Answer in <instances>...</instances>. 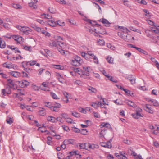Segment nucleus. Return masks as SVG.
<instances>
[{
  "instance_id": "f257e3e1",
  "label": "nucleus",
  "mask_w": 159,
  "mask_h": 159,
  "mask_svg": "<svg viewBox=\"0 0 159 159\" xmlns=\"http://www.w3.org/2000/svg\"><path fill=\"white\" fill-rule=\"evenodd\" d=\"M63 40V39L60 36H57L54 40L50 43L49 46L51 47H59L61 48L67 49L68 48V44L66 43L61 41Z\"/></svg>"
},
{
  "instance_id": "f03ea898",
  "label": "nucleus",
  "mask_w": 159,
  "mask_h": 159,
  "mask_svg": "<svg viewBox=\"0 0 159 159\" xmlns=\"http://www.w3.org/2000/svg\"><path fill=\"white\" fill-rule=\"evenodd\" d=\"M97 30L95 28L90 29L89 30V31L91 34H94L95 36H99L101 37L98 34H106L107 32L105 29L103 27H100L98 28Z\"/></svg>"
},
{
  "instance_id": "7ed1b4c3",
  "label": "nucleus",
  "mask_w": 159,
  "mask_h": 159,
  "mask_svg": "<svg viewBox=\"0 0 159 159\" xmlns=\"http://www.w3.org/2000/svg\"><path fill=\"white\" fill-rule=\"evenodd\" d=\"M83 60L81 58L77 56H74L71 61L72 65L75 66H80Z\"/></svg>"
},
{
  "instance_id": "20e7f679",
  "label": "nucleus",
  "mask_w": 159,
  "mask_h": 159,
  "mask_svg": "<svg viewBox=\"0 0 159 159\" xmlns=\"http://www.w3.org/2000/svg\"><path fill=\"white\" fill-rule=\"evenodd\" d=\"M18 29L22 32L23 34L26 35L28 34L30 32L32 31V30L28 27L19 26Z\"/></svg>"
},
{
  "instance_id": "39448f33",
  "label": "nucleus",
  "mask_w": 159,
  "mask_h": 159,
  "mask_svg": "<svg viewBox=\"0 0 159 159\" xmlns=\"http://www.w3.org/2000/svg\"><path fill=\"white\" fill-rule=\"evenodd\" d=\"M144 109L146 111L151 114H153L154 112L151 106L149 104H146L144 106Z\"/></svg>"
},
{
  "instance_id": "423d86ee",
  "label": "nucleus",
  "mask_w": 159,
  "mask_h": 159,
  "mask_svg": "<svg viewBox=\"0 0 159 159\" xmlns=\"http://www.w3.org/2000/svg\"><path fill=\"white\" fill-rule=\"evenodd\" d=\"M31 2L29 3V6L34 9H36L37 8V6L36 5V3L38 2L37 0H31Z\"/></svg>"
},
{
  "instance_id": "0eeeda50",
  "label": "nucleus",
  "mask_w": 159,
  "mask_h": 159,
  "mask_svg": "<svg viewBox=\"0 0 159 159\" xmlns=\"http://www.w3.org/2000/svg\"><path fill=\"white\" fill-rule=\"evenodd\" d=\"M118 35L121 38L124 39L125 41L128 42L129 41L130 39L129 38L128 39V37L129 38H131V36L130 34H128L126 36V37L122 34V33H118Z\"/></svg>"
},
{
  "instance_id": "6e6552de",
  "label": "nucleus",
  "mask_w": 159,
  "mask_h": 159,
  "mask_svg": "<svg viewBox=\"0 0 159 159\" xmlns=\"http://www.w3.org/2000/svg\"><path fill=\"white\" fill-rule=\"evenodd\" d=\"M102 146L106 148H110L112 147L110 141L107 142L106 143L102 142L101 143Z\"/></svg>"
},
{
  "instance_id": "1a4fd4ad",
  "label": "nucleus",
  "mask_w": 159,
  "mask_h": 159,
  "mask_svg": "<svg viewBox=\"0 0 159 159\" xmlns=\"http://www.w3.org/2000/svg\"><path fill=\"white\" fill-rule=\"evenodd\" d=\"M13 38L18 43H20L22 42V38L19 36L14 35L13 36Z\"/></svg>"
},
{
  "instance_id": "9d476101",
  "label": "nucleus",
  "mask_w": 159,
  "mask_h": 159,
  "mask_svg": "<svg viewBox=\"0 0 159 159\" xmlns=\"http://www.w3.org/2000/svg\"><path fill=\"white\" fill-rule=\"evenodd\" d=\"M48 24L52 27L57 26L56 22L53 19H52L51 20H48L47 22Z\"/></svg>"
},
{
  "instance_id": "9b49d317",
  "label": "nucleus",
  "mask_w": 159,
  "mask_h": 159,
  "mask_svg": "<svg viewBox=\"0 0 159 159\" xmlns=\"http://www.w3.org/2000/svg\"><path fill=\"white\" fill-rule=\"evenodd\" d=\"M19 84L22 88H24L29 85V83L25 80H24L20 81Z\"/></svg>"
},
{
  "instance_id": "f8f14e48",
  "label": "nucleus",
  "mask_w": 159,
  "mask_h": 159,
  "mask_svg": "<svg viewBox=\"0 0 159 159\" xmlns=\"http://www.w3.org/2000/svg\"><path fill=\"white\" fill-rule=\"evenodd\" d=\"M74 71L75 73H76L78 74L81 75V76L83 77L84 75L85 74L84 73V71L79 68H77L74 69Z\"/></svg>"
},
{
  "instance_id": "ddd939ff",
  "label": "nucleus",
  "mask_w": 159,
  "mask_h": 159,
  "mask_svg": "<svg viewBox=\"0 0 159 159\" xmlns=\"http://www.w3.org/2000/svg\"><path fill=\"white\" fill-rule=\"evenodd\" d=\"M91 105L95 108H97L100 105L101 107H102V103L101 102H92Z\"/></svg>"
},
{
  "instance_id": "4468645a",
  "label": "nucleus",
  "mask_w": 159,
  "mask_h": 159,
  "mask_svg": "<svg viewBox=\"0 0 159 159\" xmlns=\"http://www.w3.org/2000/svg\"><path fill=\"white\" fill-rule=\"evenodd\" d=\"M143 12L144 13V16L145 18L147 19H150L151 16V15L149 11L147 9H143Z\"/></svg>"
},
{
  "instance_id": "2eb2a0df",
  "label": "nucleus",
  "mask_w": 159,
  "mask_h": 159,
  "mask_svg": "<svg viewBox=\"0 0 159 159\" xmlns=\"http://www.w3.org/2000/svg\"><path fill=\"white\" fill-rule=\"evenodd\" d=\"M8 85L10 88H13L14 87L15 83L11 79H8L7 80Z\"/></svg>"
},
{
  "instance_id": "dca6fc26",
  "label": "nucleus",
  "mask_w": 159,
  "mask_h": 159,
  "mask_svg": "<svg viewBox=\"0 0 159 159\" xmlns=\"http://www.w3.org/2000/svg\"><path fill=\"white\" fill-rule=\"evenodd\" d=\"M107 131V128H104L103 129H102L99 133L100 137H104V135L106 134Z\"/></svg>"
},
{
  "instance_id": "f3484780",
  "label": "nucleus",
  "mask_w": 159,
  "mask_h": 159,
  "mask_svg": "<svg viewBox=\"0 0 159 159\" xmlns=\"http://www.w3.org/2000/svg\"><path fill=\"white\" fill-rule=\"evenodd\" d=\"M99 21L102 22L106 26H109L110 24V23L107 20L104 18L100 19Z\"/></svg>"
},
{
  "instance_id": "a211bd4d",
  "label": "nucleus",
  "mask_w": 159,
  "mask_h": 159,
  "mask_svg": "<svg viewBox=\"0 0 159 159\" xmlns=\"http://www.w3.org/2000/svg\"><path fill=\"white\" fill-rule=\"evenodd\" d=\"M10 74L15 78H18L20 76V73L17 71H12L10 72Z\"/></svg>"
},
{
  "instance_id": "6ab92c4d",
  "label": "nucleus",
  "mask_w": 159,
  "mask_h": 159,
  "mask_svg": "<svg viewBox=\"0 0 159 159\" xmlns=\"http://www.w3.org/2000/svg\"><path fill=\"white\" fill-rule=\"evenodd\" d=\"M97 44L98 45L103 46L105 45V42L103 39H98L97 41Z\"/></svg>"
},
{
  "instance_id": "aec40b11",
  "label": "nucleus",
  "mask_w": 159,
  "mask_h": 159,
  "mask_svg": "<svg viewBox=\"0 0 159 159\" xmlns=\"http://www.w3.org/2000/svg\"><path fill=\"white\" fill-rule=\"evenodd\" d=\"M2 93L4 95H5V93L10 94L11 93V91L9 88H7L6 89H3L2 90Z\"/></svg>"
},
{
  "instance_id": "412c9836",
  "label": "nucleus",
  "mask_w": 159,
  "mask_h": 159,
  "mask_svg": "<svg viewBox=\"0 0 159 159\" xmlns=\"http://www.w3.org/2000/svg\"><path fill=\"white\" fill-rule=\"evenodd\" d=\"M101 126H102L101 127L102 129L104 128H107V129L111 128V126L110 124L107 123H105V122H103L101 124Z\"/></svg>"
},
{
  "instance_id": "4be33fe9",
  "label": "nucleus",
  "mask_w": 159,
  "mask_h": 159,
  "mask_svg": "<svg viewBox=\"0 0 159 159\" xmlns=\"http://www.w3.org/2000/svg\"><path fill=\"white\" fill-rule=\"evenodd\" d=\"M83 68L84 71L88 72L85 74L86 76H88L89 75V73L88 72H89L92 70L90 66H83Z\"/></svg>"
},
{
  "instance_id": "5701e85b",
  "label": "nucleus",
  "mask_w": 159,
  "mask_h": 159,
  "mask_svg": "<svg viewBox=\"0 0 159 159\" xmlns=\"http://www.w3.org/2000/svg\"><path fill=\"white\" fill-rule=\"evenodd\" d=\"M74 143V140L71 139H66L63 142L64 143H65L66 144H73Z\"/></svg>"
},
{
  "instance_id": "b1692460",
  "label": "nucleus",
  "mask_w": 159,
  "mask_h": 159,
  "mask_svg": "<svg viewBox=\"0 0 159 159\" xmlns=\"http://www.w3.org/2000/svg\"><path fill=\"white\" fill-rule=\"evenodd\" d=\"M47 120L51 122L54 123L56 122V119L55 117L52 116H49L47 118Z\"/></svg>"
},
{
  "instance_id": "393cba45",
  "label": "nucleus",
  "mask_w": 159,
  "mask_h": 159,
  "mask_svg": "<svg viewBox=\"0 0 159 159\" xmlns=\"http://www.w3.org/2000/svg\"><path fill=\"white\" fill-rule=\"evenodd\" d=\"M145 32L147 37L151 38L152 39H154V37L150 33V30H145Z\"/></svg>"
},
{
  "instance_id": "a878e982",
  "label": "nucleus",
  "mask_w": 159,
  "mask_h": 159,
  "mask_svg": "<svg viewBox=\"0 0 159 159\" xmlns=\"http://www.w3.org/2000/svg\"><path fill=\"white\" fill-rule=\"evenodd\" d=\"M57 50L62 55H66L65 52H67L66 51V49H65L61 48L59 47L56 48Z\"/></svg>"
},
{
  "instance_id": "bb28decb",
  "label": "nucleus",
  "mask_w": 159,
  "mask_h": 159,
  "mask_svg": "<svg viewBox=\"0 0 159 159\" xmlns=\"http://www.w3.org/2000/svg\"><path fill=\"white\" fill-rule=\"evenodd\" d=\"M6 121L7 123L11 125L13 122V118L8 116L7 118Z\"/></svg>"
},
{
  "instance_id": "cd10ccee",
  "label": "nucleus",
  "mask_w": 159,
  "mask_h": 159,
  "mask_svg": "<svg viewBox=\"0 0 159 159\" xmlns=\"http://www.w3.org/2000/svg\"><path fill=\"white\" fill-rule=\"evenodd\" d=\"M41 110L39 111V115L40 116H44L46 115V112L45 109L43 108H41Z\"/></svg>"
},
{
  "instance_id": "c85d7f7f",
  "label": "nucleus",
  "mask_w": 159,
  "mask_h": 159,
  "mask_svg": "<svg viewBox=\"0 0 159 159\" xmlns=\"http://www.w3.org/2000/svg\"><path fill=\"white\" fill-rule=\"evenodd\" d=\"M135 48L140 52H141V53H143L145 55H148V53L146 51H145L143 49H142L141 48H139L138 47H135Z\"/></svg>"
},
{
  "instance_id": "c756f323",
  "label": "nucleus",
  "mask_w": 159,
  "mask_h": 159,
  "mask_svg": "<svg viewBox=\"0 0 159 159\" xmlns=\"http://www.w3.org/2000/svg\"><path fill=\"white\" fill-rule=\"evenodd\" d=\"M132 115L133 117L135 119H138L140 117L142 116L141 114L138 111H137L135 114H132Z\"/></svg>"
},
{
  "instance_id": "7c9ffc66",
  "label": "nucleus",
  "mask_w": 159,
  "mask_h": 159,
  "mask_svg": "<svg viewBox=\"0 0 159 159\" xmlns=\"http://www.w3.org/2000/svg\"><path fill=\"white\" fill-rule=\"evenodd\" d=\"M33 27L34 28V30L36 31L37 32L42 33L43 31L44 30H42V29L39 27H38L36 26H34Z\"/></svg>"
},
{
  "instance_id": "2f4dec72",
  "label": "nucleus",
  "mask_w": 159,
  "mask_h": 159,
  "mask_svg": "<svg viewBox=\"0 0 159 159\" xmlns=\"http://www.w3.org/2000/svg\"><path fill=\"white\" fill-rule=\"evenodd\" d=\"M6 44L4 41L2 40L1 38H0V48H3L5 47Z\"/></svg>"
},
{
  "instance_id": "473e14b6",
  "label": "nucleus",
  "mask_w": 159,
  "mask_h": 159,
  "mask_svg": "<svg viewBox=\"0 0 159 159\" xmlns=\"http://www.w3.org/2000/svg\"><path fill=\"white\" fill-rule=\"evenodd\" d=\"M88 147L90 149H93L95 148H98V146L97 145H95L94 144H90L89 143H87Z\"/></svg>"
},
{
  "instance_id": "72a5a7b5",
  "label": "nucleus",
  "mask_w": 159,
  "mask_h": 159,
  "mask_svg": "<svg viewBox=\"0 0 159 159\" xmlns=\"http://www.w3.org/2000/svg\"><path fill=\"white\" fill-rule=\"evenodd\" d=\"M56 23L57 25H58L59 26H64L65 25V24L64 22L60 20H58L56 21Z\"/></svg>"
},
{
  "instance_id": "f704fd0d",
  "label": "nucleus",
  "mask_w": 159,
  "mask_h": 159,
  "mask_svg": "<svg viewBox=\"0 0 159 159\" xmlns=\"http://www.w3.org/2000/svg\"><path fill=\"white\" fill-rule=\"evenodd\" d=\"M66 120V122L68 123L71 124H74L75 123V121L70 117H67Z\"/></svg>"
},
{
  "instance_id": "c9c22d12",
  "label": "nucleus",
  "mask_w": 159,
  "mask_h": 159,
  "mask_svg": "<svg viewBox=\"0 0 159 159\" xmlns=\"http://www.w3.org/2000/svg\"><path fill=\"white\" fill-rule=\"evenodd\" d=\"M106 60L110 64H112L113 63V58L111 57L108 56L107 57Z\"/></svg>"
},
{
  "instance_id": "e433bc0d",
  "label": "nucleus",
  "mask_w": 159,
  "mask_h": 159,
  "mask_svg": "<svg viewBox=\"0 0 159 159\" xmlns=\"http://www.w3.org/2000/svg\"><path fill=\"white\" fill-rule=\"evenodd\" d=\"M3 66L7 68H11L13 67L12 65L11 64H7V62L4 63L2 64Z\"/></svg>"
},
{
  "instance_id": "4c0bfd02",
  "label": "nucleus",
  "mask_w": 159,
  "mask_h": 159,
  "mask_svg": "<svg viewBox=\"0 0 159 159\" xmlns=\"http://www.w3.org/2000/svg\"><path fill=\"white\" fill-rule=\"evenodd\" d=\"M126 103L128 105L132 107H134L135 106V104L132 101L129 100H127L126 101Z\"/></svg>"
},
{
  "instance_id": "58836bf2",
  "label": "nucleus",
  "mask_w": 159,
  "mask_h": 159,
  "mask_svg": "<svg viewBox=\"0 0 159 159\" xmlns=\"http://www.w3.org/2000/svg\"><path fill=\"white\" fill-rule=\"evenodd\" d=\"M120 30H121V31H122L123 33H128V32H130V31L128 30L126 27L121 26L120 28Z\"/></svg>"
},
{
  "instance_id": "ea45409f",
  "label": "nucleus",
  "mask_w": 159,
  "mask_h": 159,
  "mask_svg": "<svg viewBox=\"0 0 159 159\" xmlns=\"http://www.w3.org/2000/svg\"><path fill=\"white\" fill-rule=\"evenodd\" d=\"M53 66L54 68L57 69L61 70L64 69V67L63 66H61L60 65H53Z\"/></svg>"
},
{
  "instance_id": "a19ab883",
  "label": "nucleus",
  "mask_w": 159,
  "mask_h": 159,
  "mask_svg": "<svg viewBox=\"0 0 159 159\" xmlns=\"http://www.w3.org/2000/svg\"><path fill=\"white\" fill-rule=\"evenodd\" d=\"M135 1L139 3H140L143 5H146L147 4L146 2L144 0H135Z\"/></svg>"
},
{
  "instance_id": "79ce46f5",
  "label": "nucleus",
  "mask_w": 159,
  "mask_h": 159,
  "mask_svg": "<svg viewBox=\"0 0 159 159\" xmlns=\"http://www.w3.org/2000/svg\"><path fill=\"white\" fill-rule=\"evenodd\" d=\"M88 89L90 92L96 93L97 92V90L95 88L91 87L88 88Z\"/></svg>"
},
{
  "instance_id": "37998d69",
  "label": "nucleus",
  "mask_w": 159,
  "mask_h": 159,
  "mask_svg": "<svg viewBox=\"0 0 159 159\" xmlns=\"http://www.w3.org/2000/svg\"><path fill=\"white\" fill-rule=\"evenodd\" d=\"M63 94L65 96V98H66V100H64V101L66 103H67L69 100H68V94L66 92H63Z\"/></svg>"
},
{
  "instance_id": "c03bdc74",
  "label": "nucleus",
  "mask_w": 159,
  "mask_h": 159,
  "mask_svg": "<svg viewBox=\"0 0 159 159\" xmlns=\"http://www.w3.org/2000/svg\"><path fill=\"white\" fill-rule=\"evenodd\" d=\"M50 95L52 98L55 99H59V98L57 96L56 94L53 92H51L50 93Z\"/></svg>"
},
{
  "instance_id": "a18cd8bd",
  "label": "nucleus",
  "mask_w": 159,
  "mask_h": 159,
  "mask_svg": "<svg viewBox=\"0 0 159 159\" xmlns=\"http://www.w3.org/2000/svg\"><path fill=\"white\" fill-rule=\"evenodd\" d=\"M106 77L107 78L111 81L115 83L117 82V81L115 79H114L113 77L110 76L109 75H106Z\"/></svg>"
},
{
  "instance_id": "49530a36",
  "label": "nucleus",
  "mask_w": 159,
  "mask_h": 159,
  "mask_svg": "<svg viewBox=\"0 0 159 159\" xmlns=\"http://www.w3.org/2000/svg\"><path fill=\"white\" fill-rule=\"evenodd\" d=\"M125 93H127L129 95L132 96L133 94V93L131 92L130 90L127 89H123Z\"/></svg>"
},
{
  "instance_id": "de8ad7c7",
  "label": "nucleus",
  "mask_w": 159,
  "mask_h": 159,
  "mask_svg": "<svg viewBox=\"0 0 159 159\" xmlns=\"http://www.w3.org/2000/svg\"><path fill=\"white\" fill-rule=\"evenodd\" d=\"M23 48L26 50L29 51L30 52L32 51V47L30 46H24Z\"/></svg>"
},
{
  "instance_id": "09e8293b",
  "label": "nucleus",
  "mask_w": 159,
  "mask_h": 159,
  "mask_svg": "<svg viewBox=\"0 0 159 159\" xmlns=\"http://www.w3.org/2000/svg\"><path fill=\"white\" fill-rule=\"evenodd\" d=\"M72 115L74 117L78 118L80 117V114L76 112H72Z\"/></svg>"
},
{
  "instance_id": "8fccbe9b",
  "label": "nucleus",
  "mask_w": 159,
  "mask_h": 159,
  "mask_svg": "<svg viewBox=\"0 0 159 159\" xmlns=\"http://www.w3.org/2000/svg\"><path fill=\"white\" fill-rule=\"evenodd\" d=\"M42 34H44L46 37H49L51 36V34L49 33L44 30L43 31Z\"/></svg>"
},
{
  "instance_id": "3c124183",
  "label": "nucleus",
  "mask_w": 159,
  "mask_h": 159,
  "mask_svg": "<svg viewBox=\"0 0 159 159\" xmlns=\"http://www.w3.org/2000/svg\"><path fill=\"white\" fill-rule=\"evenodd\" d=\"M86 145H87V143H82L80 144L79 145L80 148L81 149H86Z\"/></svg>"
},
{
  "instance_id": "603ef678",
  "label": "nucleus",
  "mask_w": 159,
  "mask_h": 159,
  "mask_svg": "<svg viewBox=\"0 0 159 159\" xmlns=\"http://www.w3.org/2000/svg\"><path fill=\"white\" fill-rule=\"evenodd\" d=\"M152 103H153V105L155 107H157L159 106V103L155 99H154L153 101H152Z\"/></svg>"
},
{
  "instance_id": "864d4df0",
  "label": "nucleus",
  "mask_w": 159,
  "mask_h": 159,
  "mask_svg": "<svg viewBox=\"0 0 159 159\" xmlns=\"http://www.w3.org/2000/svg\"><path fill=\"white\" fill-rule=\"evenodd\" d=\"M36 63V61H30L27 62V64H29L30 66H32L35 64Z\"/></svg>"
},
{
  "instance_id": "5fc2aeb1",
  "label": "nucleus",
  "mask_w": 159,
  "mask_h": 159,
  "mask_svg": "<svg viewBox=\"0 0 159 159\" xmlns=\"http://www.w3.org/2000/svg\"><path fill=\"white\" fill-rule=\"evenodd\" d=\"M52 137H51L48 136L47 137V143L49 145H51L52 143Z\"/></svg>"
},
{
  "instance_id": "6e6d98bb",
  "label": "nucleus",
  "mask_w": 159,
  "mask_h": 159,
  "mask_svg": "<svg viewBox=\"0 0 159 159\" xmlns=\"http://www.w3.org/2000/svg\"><path fill=\"white\" fill-rule=\"evenodd\" d=\"M42 16H44V18H46L48 19H52V16L49 15L48 14H43L42 15Z\"/></svg>"
},
{
  "instance_id": "4d7b16f0",
  "label": "nucleus",
  "mask_w": 159,
  "mask_h": 159,
  "mask_svg": "<svg viewBox=\"0 0 159 159\" xmlns=\"http://www.w3.org/2000/svg\"><path fill=\"white\" fill-rule=\"evenodd\" d=\"M13 7L14 8L16 9H21L22 8L21 6L19 4H13Z\"/></svg>"
},
{
  "instance_id": "13d9d810",
  "label": "nucleus",
  "mask_w": 159,
  "mask_h": 159,
  "mask_svg": "<svg viewBox=\"0 0 159 159\" xmlns=\"http://www.w3.org/2000/svg\"><path fill=\"white\" fill-rule=\"evenodd\" d=\"M74 82L75 84L78 85H81L82 84L81 81L79 80H75L74 81Z\"/></svg>"
},
{
  "instance_id": "bf43d9fd",
  "label": "nucleus",
  "mask_w": 159,
  "mask_h": 159,
  "mask_svg": "<svg viewBox=\"0 0 159 159\" xmlns=\"http://www.w3.org/2000/svg\"><path fill=\"white\" fill-rule=\"evenodd\" d=\"M81 56L84 57L86 59L88 60V58L87 57V54L85 52H82L81 53Z\"/></svg>"
},
{
  "instance_id": "052dcab7",
  "label": "nucleus",
  "mask_w": 159,
  "mask_h": 159,
  "mask_svg": "<svg viewBox=\"0 0 159 159\" xmlns=\"http://www.w3.org/2000/svg\"><path fill=\"white\" fill-rule=\"evenodd\" d=\"M129 29L132 31L136 32H138L139 31V30L135 29L134 27L132 26H130L129 27Z\"/></svg>"
},
{
  "instance_id": "680f3d73",
  "label": "nucleus",
  "mask_w": 159,
  "mask_h": 159,
  "mask_svg": "<svg viewBox=\"0 0 159 159\" xmlns=\"http://www.w3.org/2000/svg\"><path fill=\"white\" fill-rule=\"evenodd\" d=\"M123 143L129 145L131 143V141L130 140L125 139L123 140Z\"/></svg>"
},
{
  "instance_id": "e2e57ef3",
  "label": "nucleus",
  "mask_w": 159,
  "mask_h": 159,
  "mask_svg": "<svg viewBox=\"0 0 159 159\" xmlns=\"http://www.w3.org/2000/svg\"><path fill=\"white\" fill-rule=\"evenodd\" d=\"M58 80L59 82L62 84H64L65 82V80L63 78L62 76L61 78H58Z\"/></svg>"
},
{
  "instance_id": "0e129e2a",
  "label": "nucleus",
  "mask_w": 159,
  "mask_h": 159,
  "mask_svg": "<svg viewBox=\"0 0 159 159\" xmlns=\"http://www.w3.org/2000/svg\"><path fill=\"white\" fill-rule=\"evenodd\" d=\"M39 103L37 102H34L32 103L31 107H37L39 106Z\"/></svg>"
},
{
  "instance_id": "69168bd1",
  "label": "nucleus",
  "mask_w": 159,
  "mask_h": 159,
  "mask_svg": "<svg viewBox=\"0 0 159 159\" xmlns=\"http://www.w3.org/2000/svg\"><path fill=\"white\" fill-rule=\"evenodd\" d=\"M51 110L53 111H59V109L55 107V106H52L50 108Z\"/></svg>"
},
{
  "instance_id": "338daca9",
  "label": "nucleus",
  "mask_w": 159,
  "mask_h": 159,
  "mask_svg": "<svg viewBox=\"0 0 159 159\" xmlns=\"http://www.w3.org/2000/svg\"><path fill=\"white\" fill-rule=\"evenodd\" d=\"M72 130L75 133H79L80 132V130L78 129L75 127H72Z\"/></svg>"
},
{
  "instance_id": "774afa93",
  "label": "nucleus",
  "mask_w": 159,
  "mask_h": 159,
  "mask_svg": "<svg viewBox=\"0 0 159 159\" xmlns=\"http://www.w3.org/2000/svg\"><path fill=\"white\" fill-rule=\"evenodd\" d=\"M151 30L152 31L154 32V33H155V34H159V29H156L155 30H154L153 28H152L151 29Z\"/></svg>"
}]
</instances>
